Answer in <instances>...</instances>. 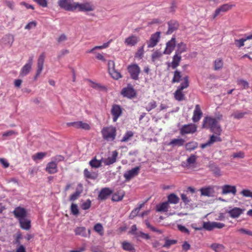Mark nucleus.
<instances>
[{"label": "nucleus", "mask_w": 252, "mask_h": 252, "mask_svg": "<svg viewBox=\"0 0 252 252\" xmlns=\"http://www.w3.org/2000/svg\"><path fill=\"white\" fill-rule=\"evenodd\" d=\"M202 127L210 129L211 132L217 131L219 134L220 132H222L220 125L218 123L217 119L211 117L207 116L204 118Z\"/></svg>", "instance_id": "obj_1"}, {"label": "nucleus", "mask_w": 252, "mask_h": 252, "mask_svg": "<svg viewBox=\"0 0 252 252\" xmlns=\"http://www.w3.org/2000/svg\"><path fill=\"white\" fill-rule=\"evenodd\" d=\"M189 86V76L186 75L183 78V82L178 87L177 90L174 93V98L176 100L181 101L185 99V94L183 90Z\"/></svg>", "instance_id": "obj_2"}, {"label": "nucleus", "mask_w": 252, "mask_h": 252, "mask_svg": "<svg viewBox=\"0 0 252 252\" xmlns=\"http://www.w3.org/2000/svg\"><path fill=\"white\" fill-rule=\"evenodd\" d=\"M104 139L107 141H113L116 135V129L112 126L104 127L101 131Z\"/></svg>", "instance_id": "obj_3"}, {"label": "nucleus", "mask_w": 252, "mask_h": 252, "mask_svg": "<svg viewBox=\"0 0 252 252\" xmlns=\"http://www.w3.org/2000/svg\"><path fill=\"white\" fill-rule=\"evenodd\" d=\"M58 5L62 9L67 11H75L76 10V2L73 0H58Z\"/></svg>", "instance_id": "obj_4"}, {"label": "nucleus", "mask_w": 252, "mask_h": 252, "mask_svg": "<svg viewBox=\"0 0 252 252\" xmlns=\"http://www.w3.org/2000/svg\"><path fill=\"white\" fill-rule=\"evenodd\" d=\"M127 70L132 79L137 80L139 79V75L141 70L140 67L137 64L129 65L127 66Z\"/></svg>", "instance_id": "obj_5"}, {"label": "nucleus", "mask_w": 252, "mask_h": 252, "mask_svg": "<svg viewBox=\"0 0 252 252\" xmlns=\"http://www.w3.org/2000/svg\"><path fill=\"white\" fill-rule=\"evenodd\" d=\"M212 132L214 134L210 136L209 140L206 143L201 144L200 146L201 148L204 149L207 146L212 145L215 142H221L222 141L220 137L221 132H220L219 134L217 131Z\"/></svg>", "instance_id": "obj_6"}, {"label": "nucleus", "mask_w": 252, "mask_h": 252, "mask_svg": "<svg viewBox=\"0 0 252 252\" xmlns=\"http://www.w3.org/2000/svg\"><path fill=\"white\" fill-rule=\"evenodd\" d=\"M161 32H157L151 35L150 39L147 41V47L151 48L155 47L160 39Z\"/></svg>", "instance_id": "obj_7"}, {"label": "nucleus", "mask_w": 252, "mask_h": 252, "mask_svg": "<svg viewBox=\"0 0 252 252\" xmlns=\"http://www.w3.org/2000/svg\"><path fill=\"white\" fill-rule=\"evenodd\" d=\"M197 130V126L195 124H189L183 125L180 129L182 135L188 134H193Z\"/></svg>", "instance_id": "obj_8"}, {"label": "nucleus", "mask_w": 252, "mask_h": 252, "mask_svg": "<svg viewBox=\"0 0 252 252\" xmlns=\"http://www.w3.org/2000/svg\"><path fill=\"white\" fill-rule=\"evenodd\" d=\"M235 6V4H231L228 3H225L220 5L215 10V12L213 15V18L215 19L221 13L226 12L231 10L232 7Z\"/></svg>", "instance_id": "obj_9"}, {"label": "nucleus", "mask_w": 252, "mask_h": 252, "mask_svg": "<svg viewBox=\"0 0 252 252\" xmlns=\"http://www.w3.org/2000/svg\"><path fill=\"white\" fill-rule=\"evenodd\" d=\"M76 10L82 12L92 11L94 9V6L89 2L80 3L76 2Z\"/></svg>", "instance_id": "obj_10"}, {"label": "nucleus", "mask_w": 252, "mask_h": 252, "mask_svg": "<svg viewBox=\"0 0 252 252\" xmlns=\"http://www.w3.org/2000/svg\"><path fill=\"white\" fill-rule=\"evenodd\" d=\"M122 108L120 105L113 104L111 109V114L112 116L113 121L116 122L118 118L122 115Z\"/></svg>", "instance_id": "obj_11"}, {"label": "nucleus", "mask_w": 252, "mask_h": 252, "mask_svg": "<svg viewBox=\"0 0 252 252\" xmlns=\"http://www.w3.org/2000/svg\"><path fill=\"white\" fill-rule=\"evenodd\" d=\"M121 94L124 97L132 98L136 96V92L131 86L128 85L122 90Z\"/></svg>", "instance_id": "obj_12"}, {"label": "nucleus", "mask_w": 252, "mask_h": 252, "mask_svg": "<svg viewBox=\"0 0 252 252\" xmlns=\"http://www.w3.org/2000/svg\"><path fill=\"white\" fill-rule=\"evenodd\" d=\"M45 58V55L44 53H41L38 57L37 63V69L35 76L34 77V80H36V78L39 76L43 70Z\"/></svg>", "instance_id": "obj_13"}, {"label": "nucleus", "mask_w": 252, "mask_h": 252, "mask_svg": "<svg viewBox=\"0 0 252 252\" xmlns=\"http://www.w3.org/2000/svg\"><path fill=\"white\" fill-rule=\"evenodd\" d=\"M14 217L19 220L21 219L26 218L27 212L26 210L21 207H17L13 211Z\"/></svg>", "instance_id": "obj_14"}, {"label": "nucleus", "mask_w": 252, "mask_h": 252, "mask_svg": "<svg viewBox=\"0 0 252 252\" xmlns=\"http://www.w3.org/2000/svg\"><path fill=\"white\" fill-rule=\"evenodd\" d=\"M113 192V190L109 188H102L98 193L97 199L101 201L105 200L112 194Z\"/></svg>", "instance_id": "obj_15"}, {"label": "nucleus", "mask_w": 252, "mask_h": 252, "mask_svg": "<svg viewBox=\"0 0 252 252\" xmlns=\"http://www.w3.org/2000/svg\"><path fill=\"white\" fill-rule=\"evenodd\" d=\"M176 46V38L172 37L166 44V48L163 53L165 55H169L174 50Z\"/></svg>", "instance_id": "obj_16"}, {"label": "nucleus", "mask_w": 252, "mask_h": 252, "mask_svg": "<svg viewBox=\"0 0 252 252\" xmlns=\"http://www.w3.org/2000/svg\"><path fill=\"white\" fill-rule=\"evenodd\" d=\"M140 168L139 166L135 167L131 170H128L124 173V177L126 180L129 181L132 178L137 176L140 171Z\"/></svg>", "instance_id": "obj_17"}, {"label": "nucleus", "mask_w": 252, "mask_h": 252, "mask_svg": "<svg viewBox=\"0 0 252 252\" xmlns=\"http://www.w3.org/2000/svg\"><path fill=\"white\" fill-rule=\"evenodd\" d=\"M221 189L222 194L232 193L233 195H235L236 194L237 189L235 186L224 185L221 186Z\"/></svg>", "instance_id": "obj_18"}, {"label": "nucleus", "mask_w": 252, "mask_h": 252, "mask_svg": "<svg viewBox=\"0 0 252 252\" xmlns=\"http://www.w3.org/2000/svg\"><path fill=\"white\" fill-rule=\"evenodd\" d=\"M67 125L69 126H72L76 128H82L85 130H89L91 128L88 124L82 121L68 123Z\"/></svg>", "instance_id": "obj_19"}, {"label": "nucleus", "mask_w": 252, "mask_h": 252, "mask_svg": "<svg viewBox=\"0 0 252 252\" xmlns=\"http://www.w3.org/2000/svg\"><path fill=\"white\" fill-rule=\"evenodd\" d=\"M203 115L202 112L201 110L200 106L199 104H196L195 106V109L193 111V114L192 120L194 123L198 122Z\"/></svg>", "instance_id": "obj_20"}, {"label": "nucleus", "mask_w": 252, "mask_h": 252, "mask_svg": "<svg viewBox=\"0 0 252 252\" xmlns=\"http://www.w3.org/2000/svg\"><path fill=\"white\" fill-rule=\"evenodd\" d=\"M139 40L138 36L132 34L125 39V43L127 46H133L137 44Z\"/></svg>", "instance_id": "obj_21"}, {"label": "nucleus", "mask_w": 252, "mask_h": 252, "mask_svg": "<svg viewBox=\"0 0 252 252\" xmlns=\"http://www.w3.org/2000/svg\"><path fill=\"white\" fill-rule=\"evenodd\" d=\"M168 28L166 32V34H171L174 32L176 31L179 27L178 23L174 20H171L168 22Z\"/></svg>", "instance_id": "obj_22"}, {"label": "nucleus", "mask_w": 252, "mask_h": 252, "mask_svg": "<svg viewBox=\"0 0 252 252\" xmlns=\"http://www.w3.org/2000/svg\"><path fill=\"white\" fill-rule=\"evenodd\" d=\"M232 218H238L243 212V210L238 207H234L233 209L226 212Z\"/></svg>", "instance_id": "obj_23"}, {"label": "nucleus", "mask_w": 252, "mask_h": 252, "mask_svg": "<svg viewBox=\"0 0 252 252\" xmlns=\"http://www.w3.org/2000/svg\"><path fill=\"white\" fill-rule=\"evenodd\" d=\"M14 38L13 35L11 34H6L4 36L1 40V43L5 46L10 47L13 41Z\"/></svg>", "instance_id": "obj_24"}, {"label": "nucleus", "mask_w": 252, "mask_h": 252, "mask_svg": "<svg viewBox=\"0 0 252 252\" xmlns=\"http://www.w3.org/2000/svg\"><path fill=\"white\" fill-rule=\"evenodd\" d=\"M45 170L49 174H54L58 172L57 164L54 161L49 162L46 166Z\"/></svg>", "instance_id": "obj_25"}, {"label": "nucleus", "mask_w": 252, "mask_h": 252, "mask_svg": "<svg viewBox=\"0 0 252 252\" xmlns=\"http://www.w3.org/2000/svg\"><path fill=\"white\" fill-rule=\"evenodd\" d=\"M18 221L22 229L28 230L31 228V221L29 219L25 218Z\"/></svg>", "instance_id": "obj_26"}, {"label": "nucleus", "mask_w": 252, "mask_h": 252, "mask_svg": "<svg viewBox=\"0 0 252 252\" xmlns=\"http://www.w3.org/2000/svg\"><path fill=\"white\" fill-rule=\"evenodd\" d=\"M182 57L180 55L175 53L172 58V61L171 63V67L173 69H175L180 64V63L181 61Z\"/></svg>", "instance_id": "obj_27"}, {"label": "nucleus", "mask_w": 252, "mask_h": 252, "mask_svg": "<svg viewBox=\"0 0 252 252\" xmlns=\"http://www.w3.org/2000/svg\"><path fill=\"white\" fill-rule=\"evenodd\" d=\"M118 154V152L116 151H113L112 156L108 157L104 160V164L106 165H109L115 163L116 161Z\"/></svg>", "instance_id": "obj_28"}, {"label": "nucleus", "mask_w": 252, "mask_h": 252, "mask_svg": "<svg viewBox=\"0 0 252 252\" xmlns=\"http://www.w3.org/2000/svg\"><path fill=\"white\" fill-rule=\"evenodd\" d=\"M85 177L87 179L95 180L97 178L98 174L96 172L90 171L87 168H85L83 172Z\"/></svg>", "instance_id": "obj_29"}, {"label": "nucleus", "mask_w": 252, "mask_h": 252, "mask_svg": "<svg viewBox=\"0 0 252 252\" xmlns=\"http://www.w3.org/2000/svg\"><path fill=\"white\" fill-rule=\"evenodd\" d=\"M169 205L167 201L162 202L157 205L156 210L158 212H167L168 211Z\"/></svg>", "instance_id": "obj_30"}, {"label": "nucleus", "mask_w": 252, "mask_h": 252, "mask_svg": "<svg viewBox=\"0 0 252 252\" xmlns=\"http://www.w3.org/2000/svg\"><path fill=\"white\" fill-rule=\"evenodd\" d=\"M180 198L175 193H171L167 196V202L168 204H178L179 202Z\"/></svg>", "instance_id": "obj_31"}, {"label": "nucleus", "mask_w": 252, "mask_h": 252, "mask_svg": "<svg viewBox=\"0 0 252 252\" xmlns=\"http://www.w3.org/2000/svg\"><path fill=\"white\" fill-rule=\"evenodd\" d=\"M125 193L123 190H119L117 192L114 193L112 196V200L113 201H119L122 200L124 196Z\"/></svg>", "instance_id": "obj_32"}, {"label": "nucleus", "mask_w": 252, "mask_h": 252, "mask_svg": "<svg viewBox=\"0 0 252 252\" xmlns=\"http://www.w3.org/2000/svg\"><path fill=\"white\" fill-rule=\"evenodd\" d=\"M146 110L147 111H150L151 110L157 107V103L154 100L151 99L149 101H145L144 103Z\"/></svg>", "instance_id": "obj_33"}, {"label": "nucleus", "mask_w": 252, "mask_h": 252, "mask_svg": "<svg viewBox=\"0 0 252 252\" xmlns=\"http://www.w3.org/2000/svg\"><path fill=\"white\" fill-rule=\"evenodd\" d=\"M76 235H79L83 237H87L86 229L85 227H77L74 229Z\"/></svg>", "instance_id": "obj_34"}, {"label": "nucleus", "mask_w": 252, "mask_h": 252, "mask_svg": "<svg viewBox=\"0 0 252 252\" xmlns=\"http://www.w3.org/2000/svg\"><path fill=\"white\" fill-rule=\"evenodd\" d=\"M185 140L182 138L173 139L169 143V145L172 146L180 147L183 146L185 143Z\"/></svg>", "instance_id": "obj_35"}, {"label": "nucleus", "mask_w": 252, "mask_h": 252, "mask_svg": "<svg viewBox=\"0 0 252 252\" xmlns=\"http://www.w3.org/2000/svg\"><path fill=\"white\" fill-rule=\"evenodd\" d=\"M122 247L123 250L129 252H135V250L134 246L130 243L126 241H124L122 243Z\"/></svg>", "instance_id": "obj_36"}, {"label": "nucleus", "mask_w": 252, "mask_h": 252, "mask_svg": "<svg viewBox=\"0 0 252 252\" xmlns=\"http://www.w3.org/2000/svg\"><path fill=\"white\" fill-rule=\"evenodd\" d=\"M187 45L184 42H180L177 45V49L175 52V53L179 55H181L182 53L187 51Z\"/></svg>", "instance_id": "obj_37"}, {"label": "nucleus", "mask_w": 252, "mask_h": 252, "mask_svg": "<svg viewBox=\"0 0 252 252\" xmlns=\"http://www.w3.org/2000/svg\"><path fill=\"white\" fill-rule=\"evenodd\" d=\"M101 160H98L96 158H93L89 162V165L92 168H97L101 166Z\"/></svg>", "instance_id": "obj_38"}, {"label": "nucleus", "mask_w": 252, "mask_h": 252, "mask_svg": "<svg viewBox=\"0 0 252 252\" xmlns=\"http://www.w3.org/2000/svg\"><path fill=\"white\" fill-rule=\"evenodd\" d=\"M181 77H182L181 72L178 70H176L174 72L173 77L171 81L172 83H175L180 82V81L181 80Z\"/></svg>", "instance_id": "obj_39"}, {"label": "nucleus", "mask_w": 252, "mask_h": 252, "mask_svg": "<svg viewBox=\"0 0 252 252\" xmlns=\"http://www.w3.org/2000/svg\"><path fill=\"white\" fill-rule=\"evenodd\" d=\"M32 67L27 64H25L21 68L20 74L22 76L27 75L31 71Z\"/></svg>", "instance_id": "obj_40"}, {"label": "nucleus", "mask_w": 252, "mask_h": 252, "mask_svg": "<svg viewBox=\"0 0 252 252\" xmlns=\"http://www.w3.org/2000/svg\"><path fill=\"white\" fill-rule=\"evenodd\" d=\"M210 170L215 176L219 177L221 175L220 168L215 164H211L210 165Z\"/></svg>", "instance_id": "obj_41"}, {"label": "nucleus", "mask_w": 252, "mask_h": 252, "mask_svg": "<svg viewBox=\"0 0 252 252\" xmlns=\"http://www.w3.org/2000/svg\"><path fill=\"white\" fill-rule=\"evenodd\" d=\"M212 191H213V188L211 187L207 188H201L200 189V192L202 195L210 196L211 195Z\"/></svg>", "instance_id": "obj_42"}, {"label": "nucleus", "mask_w": 252, "mask_h": 252, "mask_svg": "<svg viewBox=\"0 0 252 252\" xmlns=\"http://www.w3.org/2000/svg\"><path fill=\"white\" fill-rule=\"evenodd\" d=\"M211 248L216 252H221L224 249V247L223 245L218 243L212 244Z\"/></svg>", "instance_id": "obj_43"}, {"label": "nucleus", "mask_w": 252, "mask_h": 252, "mask_svg": "<svg viewBox=\"0 0 252 252\" xmlns=\"http://www.w3.org/2000/svg\"><path fill=\"white\" fill-rule=\"evenodd\" d=\"M91 87L92 88H93L94 89H95L99 90V91H107V87L104 85H101V84H99V83L92 82Z\"/></svg>", "instance_id": "obj_44"}, {"label": "nucleus", "mask_w": 252, "mask_h": 252, "mask_svg": "<svg viewBox=\"0 0 252 252\" xmlns=\"http://www.w3.org/2000/svg\"><path fill=\"white\" fill-rule=\"evenodd\" d=\"M94 230L99 234L100 236H102L104 234V229L102 224L100 223H97L94 225Z\"/></svg>", "instance_id": "obj_45"}, {"label": "nucleus", "mask_w": 252, "mask_h": 252, "mask_svg": "<svg viewBox=\"0 0 252 252\" xmlns=\"http://www.w3.org/2000/svg\"><path fill=\"white\" fill-rule=\"evenodd\" d=\"M223 65V63L221 59H217L214 62V70H218L221 69Z\"/></svg>", "instance_id": "obj_46"}, {"label": "nucleus", "mask_w": 252, "mask_h": 252, "mask_svg": "<svg viewBox=\"0 0 252 252\" xmlns=\"http://www.w3.org/2000/svg\"><path fill=\"white\" fill-rule=\"evenodd\" d=\"M47 154L44 152H39L32 156V159L34 161H36V160H40L43 159L46 156Z\"/></svg>", "instance_id": "obj_47"}, {"label": "nucleus", "mask_w": 252, "mask_h": 252, "mask_svg": "<svg viewBox=\"0 0 252 252\" xmlns=\"http://www.w3.org/2000/svg\"><path fill=\"white\" fill-rule=\"evenodd\" d=\"M198 146V144L195 142H189L186 145V149L188 151H192L195 149Z\"/></svg>", "instance_id": "obj_48"}, {"label": "nucleus", "mask_w": 252, "mask_h": 252, "mask_svg": "<svg viewBox=\"0 0 252 252\" xmlns=\"http://www.w3.org/2000/svg\"><path fill=\"white\" fill-rule=\"evenodd\" d=\"M109 73L112 77L115 80H118L119 79L122 77L121 73L115 69L109 71Z\"/></svg>", "instance_id": "obj_49"}, {"label": "nucleus", "mask_w": 252, "mask_h": 252, "mask_svg": "<svg viewBox=\"0 0 252 252\" xmlns=\"http://www.w3.org/2000/svg\"><path fill=\"white\" fill-rule=\"evenodd\" d=\"M165 244L163 245V247L166 248H169L171 245H175L177 243V241L176 240H170L165 238Z\"/></svg>", "instance_id": "obj_50"}, {"label": "nucleus", "mask_w": 252, "mask_h": 252, "mask_svg": "<svg viewBox=\"0 0 252 252\" xmlns=\"http://www.w3.org/2000/svg\"><path fill=\"white\" fill-rule=\"evenodd\" d=\"M133 136V133L131 131H127L123 136V138L121 140L122 142H127Z\"/></svg>", "instance_id": "obj_51"}, {"label": "nucleus", "mask_w": 252, "mask_h": 252, "mask_svg": "<svg viewBox=\"0 0 252 252\" xmlns=\"http://www.w3.org/2000/svg\"><path fill=\"white\" fill-rule=\"evenodd\" d=\"M237 85L241 86L242 89H248L249 87L248 82L243 79H238L237 81Z\"/></svg>", "instance_id": "obj_52"}, {"label": "nucleus", "mask_w": 252, "mask_h": 252, "mask_svg": "<svg viewBox=\"0 0 252 252\" xmlns=\"http://www.w3.org/2000/svg\"><path fill=\"white\" fill-rule=\"evenodd\" d=\"M109 43H110V42H108L107 43H104L101 46H96L94 47L93 48H92V49L87 51L86 52H87V53H93L94 50H95L96 49H102L106 48L109 46Z\"/></svg>", "instance_id": "obj_53"}, {"label": "nucleus", "mask_w": 252, "mask_h": 252, "mask_svg": "<svg viewBox=\"0 0 252 252\" xmlns=\"http://www.w3.org/2000/svg\"><path fill=\"white\" fill-rule=\"evenodd\" d=\"M203 227L208 231H211L214 229V221L213 222H204Z\"/></svg>", "instance_id": "obj_54"}, {"label": "nucleus", "mask_w": 252, "mask_h": 252, "mask_svg": "<svg viewBox=\"0 0 252 252\" xmlns=\"http://www.w3.org/2000/svg\"><path fill=\"white\" fill-rule=\"evenodd\" d=\"M163 54V53H162L161 52L158 50L155 51L152 55L151 58L152 61L155 62L157 60L161 58Z\"/></svg>", "instance_id": "obj_55"}, {"label": "nucleus", "mask_w": 252, "mask_h": 252, "mask_svg": "<svg viewBox=\"0 0 252 252\" xmlns=\"http://www.w3.org/2000/svg\"><path fill=\"white\" fill-rule=\"evenodd\" d=\"M144 45H143L138 49L137 51L135 53V58H138L139 59H142L143 58L144 52Z\"/></svg>", "instance_id": "obj_56"}, {"label": "nucleus", "mask_w": 252, "mask_h": 252, "mask_svg": "<svg viewBox=\"0 0 252 252\" xmlns=\"http://www.w3.org/2000/svg\"><path fill=\"white\" fill-rule=\"evenodd\" d=\"M91 204L92 202L91 200L88 199L81 204V207L83 210H86L91 207Z\"/></svg>", "instance_id": "obj_57"}, {"label": "nucleus", "mask_w": 252, "mask_h": 252, "mask_svg": "<svg viewBox=\"0 0 252 252\" xmlns=\"http://www.w3.org/2000/svg\"><path fill=\"white\" fill-rule=\"evenodd\" d=\"M240 193L244 197L252 198V191L249 189H243Z\"/></svg>", "instance_id": "obj_58"}, {"label": "nucleus", "mask_w": 252, "mask_h": 252, "mask_svg": "<svg viewBox=\"0 0 252 252\" xmlns=\"http://www.w3.org/2000/svg\"><path fill=\"white\" fill-rule=\"evenodd\" d=\"M71 212L74 215H77L79 214V210L77 204L72 203L71 205Z\"/></svg>", "instance_id": "obj_59"}, {"label": "nucleus", "mask_w": 252, "mask_h": 252, "mask_svg": "<svg viewBox=\"0 0 252 252\" xmlns=\"http://www.w3.org/2000/svg\"><path fill=\"white\" fill-rule=\"evenodd\" d=\"M246 41V39L244 38L240 39H235L234 40L235 45L238 48H240L244 46V42Z\"/></svg>", "instance_id": "obj_60"}, {"label": "nucleus", "mask_w": 252, "mask_h": 252, "mask_svg": "<svg viewBox=\"0 0 252 252\" xmlns=\"http://www.w3.org/2000/svg\"><path fill=\"white\" fill-rule=\"evenodd\" d=\"M197 158L196 156L194 155H191L187 159V161L188 164V165H190L191 164H193L195 162Z\"/></svg>", "instance_id": "obj_61"}, {"label": "nucleus", "mask_w": 252, "mask_h": 252, "mask_svg": "<svg viewBox=\"0 0 252 252\" xmlns=\"http://www.w3.org/2000/svg\"><path fill=\"white\" fill-rule=\"evenodd\" d=\"M177 228L182 233H184L187 234H189V230L188 228H187L185 226H183L181 224H178Z\"/></svg>", "instance_id": "obj_62"}, {"label": "nucleus", "mask_w": 252, "mask_h": 252, "mask_svg": "<svg viewBox=\"0 0 252 252\" xmlns=\"http://www.w3.org/2000/svg\"><path fill=\"white\" fill-rule=\"evenodd\" d=\"M42 7H46L48 5L47 0H32Z\"/></svg>", "instance_id": "obj_63"}, {"label": "nucleus", "mask_w": 252, "mask_h": 252, "mask_svg": "<svg viewBox=\"0 0 252 252\" xmlns=\"http://www.w3.org/2000/svg\"><path fill=\"white\" fill-rule=\"evenodd\" d=\"M232 157L233 158H243L245 157V154L243 152L240 151L239 152L233 154Z\"/></svg>", "instance_id": "obj_64"}]
</instances>
